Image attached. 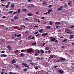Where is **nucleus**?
I'll use <instances>...</instances> for the list:
<instances>
[{
    "mask_svg": "<svg viewBox=\"0 0 74 74\" xmlns=\"http://www.w3.org/2000/svg\"><path fill=\"white\" fill-rule=\"evenodd\" d=\"M67 39L65 38L63 40V42H66V41H67Z\"/></svg>",
    "mask_w": 74,
    "mask_h": 74,
    "instance_id": "obj_18",
    "label": "nucleus"
},
{
    "mask_svg": "<svg viewBox=\"0 0 74 74\" xmlns=\"http://www.w3.org/2000/svg\"><path fill=\"white\" fill-rule=\"evenodd\" d=\"M16 62V61L14 59H13V60H12L11 63L12 64H14V63H15Z\"/></svg>",
    "mask_w": 74,
    "mask_h": 74,
    "instance_id": "obj_5",
    "label": "nucleus"
},
{
    "mask_svg": "<svg viewBox=\"0 0 74 74\" xmlns=\"http://www.w3.org/2000/svg\"><path fill=\"white\" fill-rule=\"evenodd\" d=\"M36 45V42H35V43H32V45Z\"/></svg>",
    "mask_w": 74,
    "mask_h": 74,
    "instance_id": "obj_24",
    "label": "nucleus"
},
{
    "mask_svg": "<svg viewBox=\"0 0 74 74\" xmlns=\"http://www.w3.org/2000/svg\"><path fill=\"white\" fill-rule=\"evenodd\" d=\"M61 10H62V8H60L57 10V11H61Z\"/></svg>",
    "mask_w": 74,
    "mask_h": 74,
    "instance_id": "obj_10",
    "label": "nucleus"
},
{
    "mask_svg": "<svg viewBox=\"0 0 74 74\" xmlns=\"http://www.w3.org/2000/svg\"><path fill=\"white\" fill-rule=\"evenodd\" d=\"M53 58V55H51L50 56V57H49V58L51 59V58Z\"/></svg>",
    "mask_w": 74,
    "mask_h": 74,
    "instance_id": "obj_17",
    "label": "nucleus"
},
{
    "mask_svg": "<svg viewBox=\"0 0 74 74\" xmlns=\"http://www.w3.org/2000/svg\"><path fill=\"white\" fill-rule=\"evenodd\" d=\"M20 56L21 57H23V56H24V54L23 53H21L20 54Z\"/></svg>",
    "mask_w": 74,
    "mask_h": 74,
    "instance_id": "obj_16",
    "label": "nucleus"
},
{
    "mask_svg": "<svg viewBox=\"0 0 74 74\" xmlns=\"http://www.w3.org/2000/svg\"><path fill=\"white\" fill-rule=\"evenodd\" d=\"M26 11V9H23V11Z\"/></svg>",
    "mask_w": 74,
    "mask_h": 74,
    "instance_id": "obj_59",
    "label": "nucleus"
},
{
    "mask_svg": "<svg viewBox=\"0 0 74 74\" xmlns=\"http://www.w3.org/2000/svg\"><path fill=\"white\" fill-rule=\"evenodd\" d=\"M2 18L3 19H5V18H6V17H5V16H3L2 17Z\"/></svg>",
    "mask_w": 74,
    "mask_h": 74,
    "instance_id": "obj_49",
    "label": "nucleus"
},
{
    "mask_svg": "<svg viewBox=\"0 0 74 74\" xmlns=\"http://www.w3.org/2000/svg\"><path fill=\"white\" fill-rule=\"evenodd\" d=\"M40 36V34H38L36 35V37H38Z\"/></svg>",
    "mask_w": 74,
    "mask_h": 74,
    "instance_id": "obj_26",
    "label": "nucleus"
},
{
    "mask_svg": "<svg viewBox=\"0 0 74 74\" xmlns=\"http://www.w3.org/2000/svg\"><path fill=\"white\" fill-rule=\"evenodd\" d=\"M38 31L34 33V34H38Z\"/></svg>",
    "mask_w": 74,
    "mask_h": 74,
    "instance_id": "obj_34",
    "label": "nucleus"
},
{
    "mask_svg": "<svg viewBox=\"0 0 74 74\" xmlns=\"http://www.w3.org/2000/svg\"><path fill=\"white\" fill-rule=\"evenodd\" d=\"M58 40H56L55 41V42H58Z\"/></svg>",
    "mask_w": 74,
    "mask_h": 74,
    "instance_id": "obj_64",
    "label": "nucleus"
},
{
    "mask_svg": "<svg viewBox=\"0 0 74 74\" xmlns=\"http://www.w3.org/2000/svg\"><path fill=\"white\" fill-rule=\"evenodd\" d=\"M9 4L7 5L6 6V8H8L9 7Z\"/></svg>",
    "mask_w": 74,
    "mask_h": 74,
    "instance_id": "obj_28",
    "label": "nucleus"
},
{
    "mask_svg": "<svg viewBox=\"0 0 74 74\" xmlns=\"http://www.w3.org/2000/svg\"><path fill=\"white\" fill-rule=\"evenodd\" d=\"M15 67H16V68H18V67H19V66L18 65H17L15 66Z\"/></svg>",
    "mask_w": 74,
    "mask_h": 74,
    "instance_id": "obj_41",
    "label": "nucleus"
},
{
    "mask_svg": "<svg viewBox=\"0 0 74 74\" xmlns=\"http://www.w3.org/2000/svg\"><path fill=\"white\" fill-rule=\"evenodd\" d=\"M13 11H10L9 12V13H12Z\"/></svg>",
    "mask_w": 74,
    "mask_h": 74,
    "instance_id": "obj_52",
    "label": "nucleus"
},
{
    "mask_svg": "<svg viewBox=\"0 0 74 74\" xmlns=\"http://www.w3.org/2000/svg\"><path fill=\"white\" fill-rule=\"evenodd\" d=\"M51 11H52V10H49L47 12L48 13V14H49L51 12Z\"/></svg>",
    "mask_w": 74,
    "mask_h": 74,
    "instance_id": "obj_13",
    "label": "nucleus"
},
{
    "mask_svg": "<svg viewBox=\"0 0 74 74\" xmlns=\"http://www.w3.org/2000/svg\"><path fill=\"white\" fill-rule=\"evenodd\" d=\"M25 19L26 20H27V21H29V20H30V19H29V18H25Z\"/></svg>",
    "mask_w": 74,
    "mask_h": 74,
    "instance_id": "obj_33",
    "label": "nucleus"
},
{
    "mask_svg": "<svg viewBox=\"0 0 74 74\" xmlns=\"http://www.w3.org/2000/svg\"><path fill=\"white\" fill-rule=\"evenodd\" d=\"M73 37H74V35H71L69 38L70 39H71L73 38Z\"/></svg>",
    "mask_w": 74,
    "mask_h": 74,
    "instance_id": "obj_9",
    "label": "nucleus"
},
{
    "mask_svg": "<svg viewBox=\"0 0 74 74\" xmlns=\"http://www.w3.org/2000/svg\"><path fill=\"white\" fill-rule=\"evenodd\" d=\"M14 4H13L12 5L11 7L12 8H14Z\"/></svg>",
    "mask_w": 74,
    "mask_h": 74,
    "instance_id": "obj_32",
    "label": "nucleus"
},
{
    "mask_svg": "<svg viewBox=\"0 0 74 74\" xmlns=\"http://www.w3.org/2000/svg\"><path fill=\"white\" fill-rule=\"evenodd\" d=\"M60 22H56L55 23L56 25H60Z\"/></svg>",
    "mask_w": 74,
    "mask_h": 74,
    "instance_id": "obj_14",
    "label": "nucleus"
},
{
    "mask_svg": "<svg viewBox=\"0 0 74 74\" xmlns=\"http://www.w3.org/2000/svg\"><path fill=\"white\" fill-rule=\"evenodd\" d=\"M7 48H8V49H11V47H10V46H8L7 47Z\"/></svg>",
    "mask_w": 74,
    "mask_h": 74,
    "instance_id": "obj_38",
    "label": "nucleus"
},
{
    "mask_svg": "<svg viewBox=\"0 0 74 74\" xmlns=\"http://www.w3.org/2000/svg\"><path fill=\"white\" fill-rule=\"evenodd\" d=\"M47 4V3L45 2H43L42 3V4H43V5H45V4Z\"/></svg>",
    "mask_w": 74,
    "mask_h": 74,
    "instance_id": "obj_31",
    "label": "nucleus"
},
{
    "mask_svg": "<svg viewBox=\"0 0 74 74\" xmlns=\"http://www.w3.org/2000/svg\"><path fill=\"white\" fill-rule=\"evenodd\" d=\"M10 74H19V73H12V72H10Z\"/></svg>",
    "mask_w": 74,
    "mask_h": 74,
    "instance_id": "obj_22",
    "label": "nucleus"
},
{
    "mask_svg": "<svg viewBox=\"0 0 74 74\" xmlns=\"http://www.w3.org/2000/svg\"><path fill=\"white\" fill-rule=\"evenodd\" d=\"M65 32L66 33H71V32L68 29H66L65 30Z\"/></svg>",
    "mask_w": 74,
    "mask_h": 74,
    "instance_id": "obj_2",
    "label": "nucleus"
},
{
    "mask_svg": "<svg viewBox=\"0 0 74 74\" xmlns=\"http://www.w3.org/2000/svg\"><path fill=\"white\" fill-rule=\"evenodd\" d=\"M14 19H18V16H16L14 17Z\"/></svg>",
    "mask_w": 74,
    "mask_h": 74,
    "instance_id": "obj_12",
    "label": "nucleus"
},
{
    "mask_svg": "<svg viewBox=\"0 0 74 74\" xmlns=\"http://www.w3.org/2000/svg\"><path fill=\"white\" fill-rule=\"evenodd\" d=\"M34 38H35L34 37V36L32 37V38H31V39L33 40V39H34Z\"/></svg>",
    "mask_w": 74,
    "mask_h": 74,
    "instance_id": "obj_47",
    "label": "nucleus"
},
{
    "mask_svg": "<svg viewBox=\"0 0 74 74\" xmlns=\"http://www.w3.org/2000/svg\"><path fill=\"white\" fill-rule=\"evenodd\" d=\"M71 4V2H69L68 3V5L69 6L70 5V4Z\"/></svg>",
    "mask_w": 74,
    "mask_h": 74,
    "instance_id": "obj_60",
    "label": "nucleus"
},
{
    "mask_svg": "<svg viewBox=\"0 0 74 74\" xmlns=\"http://www.w3.org/2000/svg\"><path fill=\"white\" fill-rule=\"evenodd\" d=\"M48 34V33H43L42 34V36H47Z\"/></svg>",
    "mask_w": 74,
    "mask_h": 74,
    "instance_id": "obj_4",
    "label": "nucleus"
},
{
    "mask_svg": "<svg viewBox=\"0 0 74 74\" xmlns=\"http://www.w3.org/2000/svg\"><path fill=\"white\" fill-rule=\"evenodd\" d=\"M55 40V38H53L51 39V41H54Z\"/></svg>",
    "mask_w": 74,
    "mask_h": 74,
    "instance_id": "obj_29",
    "label": "nucleus"
},
{
    "mask_svg": "<svg viewBox=\"0 0 74 74\" xmlns=\"http://www.w3.org/2000/svg\"><path fill=\"white\" fill-rule=\"evenodd\" d=\"M34 27L36 28V27H38V26L35 25L34 26Z\"/></svg>",
    "mask_w": 74,
    "mask_h": 74,
    "instance_id": "obj_61",
    "label": "nucleus"
},
{
    "mask_svg": "<svg viewBox=\"0 0 74 74\" xmlns=\"http://www.w3.org/2000/svg\"><path fill=\"white\" fill-rule=\"evenodd\" d=\"M32 14L31 13H29V14H27V15L28 16H32Z\"/></svg>",
    "mask_w": 74,
    "mask_h": 74,
    "instance_id": "obj_21",
    "label": "nucleus"
},
{
    "mask_svg": "<svg viewBox=\"0 0 74 74\" xmlns=\"http://www.w3.org/2000/svg\"><path fill=\"white\" fill-rule=\"evenodd\" d=\"M52 22L51 21L49 23V25H52Z\"/></svg>",
    "mask_w": 74,
    "mask_h": 74,
    "instance_id": "obj_39",
    "label": "nucleus"
},
{
    "mask_svg": "<svg viewBox=\"0 0 74 74\" xmlns=\"http://www.w3.org/2000/svg\"><path fill=\"white\" fill-rule=\"evenodd\" d=\"M46 28L47 29H51V27L49 26V25L47 26L46 27Z\"/></svg>",
    "mask_w": 74,
    "mask_h": 74,
    "instance_id": "obj_11",
    "label": "nucleus"
},
{
    "mask_svg": "<svg viewBox=\"0 0 74 74\" xmlns=\"http://www.w3.org/2000/svg\"><path fill=\"white\" fill-rule=\"evenodd\" d=\"M45 44H46L45 43H43L42 44L43 47H44V45H45Z\"/></svg>",
    "mask_w": 74,
    "mask_h": 74,
    "instance_id": "obj_56",
    "label": "nucleus"
},
{
    "mask_svg": "<svg viewBox=\"0 0 74 74\" xmlns=\"http://www.w3.org/2000/svg\"><path fill=\"white\" fill-rule=\"evenodd\" d=\"M28 38H29L30 39L32 38V36L31 35H30Z\"/></svg>",
    "mask_w": 74,
    "mask_h": 74,
    "instance_id": "obj_27",
    "label": "nucleus"
},
{
    "mask_svg": "<svg viewBox=\"0 0 74 74\" xmlns=\"http://www.w3.org/2000/svg\"><path fill=\"white\" fill-rule=\"evenodd\" d=\"M45 18V17L43 16L41 18V19H44Z\"/></svg>",
    "mask_w": 74,
    "mask_h": 74,
    "instance_id": "obj_43",
    "label": "nucleus"
},
{
    "mask_svg": "<svg viewBox=\"0 0 74 74\" xmlns=\"http://www.w3.org/2000/svg\"><path fill=\"white\" fill-rule=\"evenodd\" d=\"M23 71H27V69H24Z\"/></svg>",
    "mask_w": 74,
    "mask_h": 74,
    "instance_id": "obj_48",
    "label": "nucleus"
},
{
    "mask_svg": "<svg viewBox=\"0 0 74 74\" xmlns=\"http://www.w3.org/2000/svg\"><path fill=\"white\" fill-rule=\"evenodd\" d=\"M5 52V51H3L1 52V53H4Z\"/></svg>",
    "mask_w": 74,
    "mask_h": 74,
    "instance_id": "obj_51",
    "label": "nucleus"
},
{
    "mask_svg": "<svg viewBox=\"0 0 74 74\" xmlns=\"http://www.w3.org/2000/svg\"><path fill=\"white\" fill-rule=\"evenodd\" d=\"M16 12L17 13H20V12H21V10L19 9H18V10Z\"/></svg>",
    "mask_w": 74,
    "mask_h": 74,
    "instance_id": "obj_15",
    "label": "nucleus"
},
{
    "mask_svg": "<svg viewBox=\"0 0 74 74\" xmlns=\"http://www.w3.org/2000/svg\"><path fill=\"white\" fill-rule=\"evenodd\" d=\"M11 22H14V19H12L11 20Z\"/></svg>",
    "mask_w": 74,
    "mask_h": 74,
    "instance_id": "obj_44",
    "label": "nucleus"
},
{
    "mask_svg": "<svg viewBox=\"0 0 74 74\" xmlns=\"http://www.w3.org/2000/svg\"><path fill=\"white\" fill-rule=\"evenodd\" d=\"M38 23H40V21L38 19Z\"/></svg>",
    "mask_w": 74,
    "mask_h": 74,
    "instance_id": "obj_46",
    "label": "nucleus"
},
{
    "mask_svg": "<svg viewBox=\"0 0 74 74\" xmlns=\"http://www.w3.org/2000/svg\"><path fill=\"white\" fill-rule=\"evenodd\" d=\"M61 61L62 60H66V59L64 58H62L60 59Z\"/></svg>",
    "mask_w": 74,
    "mask_h": 74,
    "instance_id": "obj_20",
    "label": "nucleus"
},
{
    "mask_svg": "<svg viewBox=\"0 0 74 74\" xmlns=\"http://www.w3.org/2000/svg\"><path fill=\"white\" fill-rule=\"evenodd\" d=\"M52 7V5H50L48 7L49 8L50 7Z\"/></svg>",
    "mask_w": 74,
    "mask_h": 74,
    "instance_id": "obj_54",
    "label": "nucleus"
},
{
    "mask_svg": "<svg viewBox=\"0 0 74 74\" xmlns=\"http://www.w3.org/2000/svg\"><path fill=\"white\" fill-rule=\"evenodd\" d=\"M22 64H23V65L25 67H27V68H29V66L27 65V64H26L24 62H23Z\"/></svg>",
    "mask_w": 74,
    "mask_h": 74,
    "instance_id": "obj_3",
    "label": "nucleus"
},
{
    "mask_svg": "<svg viewBox=\"0 0 74 74\" xmlns=\"http://www.w3.org/2000/svg\"><path fill=\"white\" fill-rule=\"evenodd\" d=\"M21 36V34H20L17 35V37H20V36Z\"/></svg>",
    "mask_w": 74,
    "mask_h": 74,
    "instance_id": "obj_35",
    "label": "nucleus"
},
{
    "mask_svg": "<svg viewBox=\"0 0 74 74\" xmlns=\"http://www.w3.org/2000/svg\"><path fill=\"white\" fill-rule=\"evenodd\" d=\"M53 38V37H49V38L50 39H52V38Z\"/></svg>",
    "mask_w": 74,
    "mask_h": 74,
    "instance_id": "obj_57",
    "label": "nucleus"
},
{
    "mask_svg": "<svg viewBox=\"0 0 74 74\" xmlns=\"http://www.w3.org/2000/svg\"><path fill=\"white\" fill-rule=\"evenodd\" d=\"M14 53H17L18 52V50H17L16 51H14Z\"/></svg>",
    "mask_w": 74,
    "mask_h": 74,
    "instance_id": "obj_30",
    "label": "nucleus"
},
{
    "mask_svg": "<svg viewBox=\"0 0 74 74\" xmlns=\"http://www.w3.org/2000/svg\"><path fill=\"white\" fill-rule=\"evenodd\" d=\"M58 72L60 73H61V74H62V73H63V72H64V71H63V70L61 71L60 70L58 71Z\"/></svg>",
    "mask_w": 74,
    "mask_h": 74,
    "instance_id": "obj_6",
    "label": "nucleus"
},
{
    "mask_svg": "<svg viewBox=\"0 0 74 74\" xmlns=\"http://www.w3.org/2000/svg\"><path fill=\"white\" fill-rule=\"evenodd\" d=\"M48 14V12H46L44 14L45 15H46V14Z\"/></svg>",
    "mask_w": 74,
    "mask_h": 74,
    "instance_id": "obj_62",
    "label": "nucleus"
},
{
    "mask_svg": "<svg viewBox=\"0 0 74 74\" xmlns=\"http://www.w3.org/2000/svg\"><path fill=\"white\" fill-rule=\"evenodd\" d=\"M74 26H72L69 27V28H70L71 29H72V28H74Z\"/></svg>",
    "mask_w": 74,
    "mask_h": 74,
    "instance_id": "obj_37",
    "label": "nucleus"
},
{
    "mask_svg": "<svg viewBox=\"0 0 74 74\" xmlns=\"http://www.w3.org/2000/svg\"><path fill=\"white\" fill-rule=\"evenodd\" d=\"M3 57H7V55L5 54H3Z\"/></svg>",
    "mask_w": 74,
    "mask_h": 74,
    "instance_id": "obj_36",
    "label": "nucleus"
},
{
    "mask_svg": "<svg viewBox=\"0 0 74 74\" xmlns=\"http://www.w3.org/2000/svg\"><path fill=\"white\" fill-rule=\"evenodd\" d=\"M12 39H14L15 38L14 37V36H12Z\"/></svg>",
    "mask_w": 74,
    "mask_h": 74,
    "instance_id": "obj_53",
    "label": "nucleus"
},
{
    "mask_svg": "<svg viewBox=\"0 0 74 74\" xmlns=\"http://www.w3.org/2000/svg\"><path fill=\"white\" fill-rule=\"evenodd\" d=\"M24 51H25V50H22L21 51V52H24Z\"/></svg>",
    "mask_w": 74,
    "mask_h": 74,
    "instance_id": "obj_45",
    "label": "nucleus"
},
{
    "mask_svg": "<svg viewBox=\"0 0 74 74\" xmlns=\"http://www.w3.org/2000/svg\"><path fill=\"white\" fill-rule=\"evenodd\" d=\"M31 6L32 7H34V5H33V4H32L31 5Z\"/></svg>",
    "mask_w": 74,
    "mask_h": 74,
    "instance_id": "obj_55",
    "label": "nucleus"
},
{
    "mask_svg": "<svg viewBox=\"0 0 74 74\" xmlns=\"http://www.w3.org/2000/svg\"><path fill=\"white\" fill-rule=\"evenodd\" d=\"M50 48L49 47H47L45 48V50H46V51H48V50H49V49Z\"/></svg>",
    "mask_w": 74,
    "mask_h": 74,
    "instance_id": "obj_7",
    "label": "nucleus"
},
{
    "mask_svg": "<svg viewBox=\"0 0 74 74\" xmlns=\"http://www.w3.org/2000/svg\"><path fill=\"white\" fill-rule=\"evenodd\" d=\"M29 63L32 66H35L34 64L33 63L30 62Z\"/></svg>",
    "mask_w": 74,
    "mask_h": 74,
    "instance_id": "obj_19",
    "label": "nucleus"
},
{
    "mask_svg": "<svg viewBox=\"0 0 74 74\" xmlns=\"http://www.w3.org/2000/svg\"><path fill=\"white\" fill-rule=\"evenodd\" d=\"M43 31V29H41L39 30L40 33H42V32Z\"/></svg>",
    "mask_w": 74,
    "mask_h": 74,
    "instance_id": "obj_23",
    "label": "nucleus"
},
{
    "mask_svg": "<svg viewBox=\"0 0 74 74\" xmlns=\"http://www.w3.org/2000/svg\"><path fill=\"white\" fill-rule=\"evenodd\" d=\"M34 69H35V70H38V67L36 66L35 68H34Z\"/></svg>",
    "mask_w": 74,
    "mask_h": 74,
    "instance_id": "obj_25",
    "label": "nucleus"
},
{
    "mask_svg": "<svg viewBox=\"0 0 74 74\" xmlns=\"http://www.w3.org/2000/svg\"><path fill=\"white\" fill-rule=\"evenodd\" d=\"M26 51L28 53H31L32 51H33V49L32 48H30L26 49Z\"/></svg>",
    "mask_w": 74,
    "mask_h": 74,
    "instance_id": "obj_1",
    "label": "nucleus"
},
{
    "mask_svg": "<svg viewBox=\"0 0 74 74\" xmlns=\"http://www.w3.org/2000/svg\"><path fill=\"white\" fill-rule=\"evenodd\" d=\"M1 74H4V72H1Z\"/></svg>",
    "mask_w": 74,
    "mask_h": 74,
    "instance_id": "obj_42",
    "label": "nucleus"
},
{
    "mask_svg": "<svg viewBox=\"0 0 74 74\" xmlns=\"http://www.w3.org/2000/svg\"><path fill=\"white\" fill-rule=\"evenodd\" d=\"M64 7H65L66 8H67V5H66V4H65L64 5Z\"/></svg>",
    "mask_w": 74,
    "mask_h": 74,
    "instance_id": "obj_40",
    "label": "nucleus"
},
{
    "mask_svg": "<svg viewBox=\"0 0 74 74\" xmlns=\"http://www.w3.org/2000/svg\"><path fill=\"white\" fill-rule=\"evenodd\" d=\"M40 51V53L41 54H42V53H44V51L42 50H41Z\"/></svg>",
    "mask_w": 74,
    "mask_h": 74,
    "instance_id": "obj_8",
    "label": "nucleus"
},
{
    "mask_svg": "<svg viewBox=\"0 0 74 74\" xmlns=\"http://www.w3.org/2000/svg\"><path fill=\"white\" fill-rule=\"evenodd\" d=\"M60 60H58L57 61H56V62H60Z\"/></svg>",
    "mask_w": 74,
    "mask_h": 74,
    "instance_id": "obj_58",
    "label": "nucleus"
},
{
    "mask_svg": "<svg viewBox=\"0 0 74 74\" xmlns=\"http://www.w3.org/2000/svg\"><path fill=\"white\" fill-rule=\"evenodd\" d=\"M58 67V66H54V68H56V67Z\"/></svg>",
    "mask_w": 74,
    "mask_h": 74,
    "instance_id": "obj_50",
    "label": "nucleus"
},
{
    "mask_svg": "<svg viewBox=\"0 0 74 74\" xmlns=\"http://www.w3.org/2000/svg\"><path fill=\"white\" fill-rule=\"evenodd\" d=\"M14 28H18L17 26H14Z\"/></svg>",
    "mask_w": 74,
    "mask_h": 74,
    "instance_id": "obj_63",
    "label": "nucleus"
}]
</instances>
